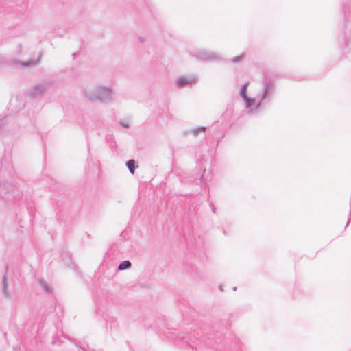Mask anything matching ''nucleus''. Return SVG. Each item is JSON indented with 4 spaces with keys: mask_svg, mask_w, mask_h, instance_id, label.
<instances>
[{
    "mask_svg": "<svg viewBox=\"0 0 351 351\" xmlns=\"http://www.w3.org/2000/svg\"><path fill=\"white\" fill-rule=\"evenodd\" d=\"M8 267H6V271L3 275V282H2V291L3 293L4 297L7 298H11V294L8 291V286H7V276H6V272H7Z\"/></svg>",
    "mask_w": 351,
    "mask_h": 351,
    "instance_id": "nucleus-6",
    "label": "nucleus"
},
{
    "mask_svg": "<svg viewBox=\"0 0 351 351\" xmlns=\"http://www.w3.org/2000/svg\"><path fill=\"white\" fill-rule=\"evenodd\" d=\"M206 130V128L204 126H199L191 130L190 133L195 136H197L199 133L204 132Z\"/></svg>",
    "mask_w": 351,
    "mask_h": 351,
    "instance_id": "nucleus-8",
    "label": "nucleus"
},
{
    "mask_svg": "<svg viewBox=\"0 0 351 351\" xmlns=\"http://www.w3.org/2000/svg\"><path fill=\"white\" fill-rule=\"evenodd\" d=\"M247 86H248V83L246 82L245 83L241 90H240V95L241 96V97L243 99V100L247 97Z\"/></svg>",
    "mask_w": 351,
    "mask_h": 351,
    "instance_id": "nucleus-12",
    "label": "nucleus"
},
{
    "mask_svg": "<svg viewBox=\"0 0 351 351\" xmlns=\"http://www.w3.org/2000/svg\"><path fill=\"white\" fill-rule=\"evenodd\" d=\"M19 51L21 52V46H19Z\"/></svg>",
    "mask_w": 351,
    "mask_h": 351,
    "instance_id": "nucleus-18",
    "label": "nucleus"
},
{
    "mask_svg": "<svg viewBox=\"0 0 351 351\" xmlns=\"http://www.w3.org/2000/svg\"><path fill=\"white\" fill-rule=\"evenodd\" d=\"M184 341V343H186V344L188 346H190L192 348H193V346L188 341V339L189 338L188 337H180Z\"/></svg>",
    "mask_w": 351,
    "mask_h": 351,
    "instance_id": "nucleus-15",
    "label": "nucleus"
},
{
    "mask_svg": "<svg viewBox=\"0 0 351 351\" xmlns=\"http://www.w3.org/2000/svg\"><path fill=\"white\" fill-rule=\"evenodd\" d=\"M40 60V57H38L36 60H30L25 62H17L16 64L21 65L23 67H30L37 65Z\"/></svg>",
    "mask_w": 351,
    "mask_h": 351,
    "instance_id": "nucleus-7",
    "label": "nucleus"
},
{
    "mask_svg": "<svg viewBox=\"0 0 351 351\" xmlns=\"http://www.w3.org/2000/svg\"><path fill=\"white\" fill-rule=\"evenodd\" d=\"M276 86L271 80H265L263 83L262 89L256 98L246 97L245 101V108L250 111L264 108L269 104L276 93Z\"/></svg>",
    "mask_w": 351,
    "mask_h": 351,
    "instance_id": "nucleus-1",
    "label": "nucleus"
},
{
    "mask_svg": "<svg viewBox=\"0 0 351 351\" xmlns=\"http://www.w3.org/2000/svg\"><path fill=\"white\" fill-rule=\"evenodd\" d=\"M245 57V54L243 53L239 56L233 57L231 59L230 62L234 64L240 63L244 60Z\"/></svg>",
    "mask_w": 351,
    "mask_h": 351,
    "instance_id": "nucleus-11",
    "label": "nucleus"
},
{
    "mask_svg": "<svg viewBox=\"0 0 351 351\" xmlns=\"http://www.w3.org/2000/svg\"><path fill=\"white\" fill-rule=\"evenodd\" d=\"M196 83V78L194 76H182L176 80V86L178 88H183L188 85Z\"/></svg>",
    "mask_w": 351,
    "mask_h": 351,
    "instance_id": "nucleus-4",
    "label": "nucleus"
},
{
    "mask_svg": "<svg viewBox=\"0 0 351 351\" xmlns=\"http://www.w3.org/2000/svg\"><path fill=\"white\" fill-rule=\"evenodd\" d=\"M191 56L199 62H216L222 59L220 54L204 49H197L191 53Z\"/></svg>",
    "mask_w": 351,
    "mask_h": 351,
    "instance_id": "nucleus-3",
    "label": "nucleus"
},
{
    "mask_svg": "<svg viewBox=\"0 0 351 351\" xmlns=\"http://www.w3.org/2000/svg\"><path fill=\"white\" fill-rule=\"evenodd\" d=\"M219 289H220L221 291H223V289H222L221 286L219 287Z\"/></svg>",
    "mask_w": 351,
    "mask_h": 351,
    "instance_id": "nucleus-19",
    "label": "nucleus"
},
{
    "mask_svg": "<svg viewBox=\"0 0 351 351\" xmlns=\"http://www.w3.org/2000/svg\"><path fill=\"white\" fill-rule=\"evenodd\" d=\"M85 97L90 101L108 104L114 99V91L111 86L99 84L84 90Z\"/></svg>",
    "mask_w": 351,
    "mask_h": 351,
    "instance_id": "nucleus-2",
    "label": "nucleus"
},
{
    "mask_svg": "<svg viewBox=\"0 0 351 351\" xmlns=\"http://www.w3.org/2000/svg\"><path fill=\"white\" fill-rule=\"evenodd\" d=\"M131 266V263L130 261L125 260L122 261L118 266V269L120 271L126 269L130 268Z\"/></svg>",
    "mask_w": 351,
    "mask_h": 351,
    "instance_id": "nucleus-9",
    "label": "nucleus"
},
{
    "mask_svg": "<svg viewBox=\"0 0 351 351\" xmlns=\"http://www.w3.org/2000/svg\"><path fill=\"white\" fill-rule=\"evenodd\" d=\"M40 286L43 287V290L46 293H50L51 291V289L50 286L47 284V282L44 280H40L39 282Z\"/></svg>",
    "mask_w": 351,
    "mask_h": 351,
    "instance_id": "nucleus-13",
    "label": "nucleus"
},
{
    "mask_svg": "<svg viewBox=\"0 0 351 351\" xmlns=\"http://www.w3.org/2000/svg\"><path fill=\"white\" fill-rule=\"evenodd\" d=\"M49 84V82H45L35 85L29 92L32 97H37L42 95L46 91V85Z\"/></svg>",
    "mask_w": 351,
    "mask_h": 351,
    "instance_id": "nucleus-5",
    "label": "nucleus"
},
{
    "mask_svg": "<svg viewBox=\"0 0 351 351\" xmlns=\"http://www.w3.org/2000/svg\"><path fill=\"white\" fill-rule=\"evenodd\" d=\"M120 124L122 127L125 128H128L130 127L129 124L123 121H120Z\"/></svg>",
    "mask_w": 351,
    "mask_h": 351,
    "instance_id": "nucleus-16",
    "label": "nucleus"
},
{
    "mask_svg": "<svg viewBox=\"0 0 351 351\" xmlns=\"http://www.w3.org/2000/svg\"><path fill=\"white\" fill-rule=\"evenodd\" d=\"M126 166L128 168L130 172L132 173V174H134V170H135V168H136V166H135V161L134 160H129L128 161H127L126 162Z\"/></svg>",
    "mask_w": 351,
    "mask_h": 351,
    "instance_id": "nucleus-10",
    "label": "nucleus"
},
{
    "mask_svg": "<svg viewBox=\"0 0 351 351\" xmlns=\"http://www.w3.org/2000/svg\"><path fill=\"white\" fill-rule=\"evenodd\" d=\"M350 221H351V202H350V212L348 215V221H347L346 227H347L348 226V224L350 223Z\"/></svg>",
    "mask_w": 351,
    "mask_h": 351,
    "instance_id": "nucleus-14",
    "label": "nucleus"
},
{
    "mask_svg": "<svg viewBox=\"0 0 351 351\" xmlns=\"http://www.w3.org/2000/svg\"><path fill=\"white\" fill-rule=\"evenodd\" d=\"M209 206H210V208H211V210H212V212H213V213H215V212H216V211H215V206H214L213 203V202H210V203H209Z\"/></svg>",
    "mask_w": 351,
    "mask_h": 351,
    "instance_id": "nucleus-17",
    "label": "nucleus"
}]
</instances>
